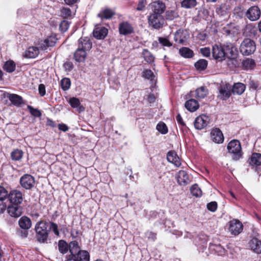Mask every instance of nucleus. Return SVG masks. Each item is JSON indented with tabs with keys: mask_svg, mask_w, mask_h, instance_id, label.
<instances>
[{
	"mask_svg": "<svg viewBox=\"0 0 261 261\" xmlns=\"http://www.w3.org/2000/svg\"><path fill=\"white\" fill-rule=\"evenodd\" d=\"M7 212L10 216L18 218L22 214V208L19 205L11 204L8 207Z\"/></svg>",
	"mask_w": 261,
	"mask_h": 261,
	"instance_id": "17",
	"label": "nucleus"
},
{
	"mask_svg": "<svg viewBox=\"0 0 261 261\" xmlns=\"http://www.w3.org/2000/svg\"><path fill=\"white\" fill-rule=\"evenodd\" d=\"M69 250L71 255L76 256V254L79 253L81 249L77 241H71L69 244Z\"/></svg>",
	"mask_w": 261,
	"mask_h": 261,
	"instance_id": "31",
	"label": "nucleus"
},
{
	"mask_svg": "<svg viewBox=\"0 0 261 261\" xmlns=\"http://www.w3.org/2000/svg\"><path fill=\"white\" fill-rule=\"evenodd\" d=\"M108 29L105 27L96 28L93 32V36L97 39H104L108 34Z\"/></svg>",
	"mask_w": 261,
	"mask_h": 261,
	"instance_id": "20",
	"label": "nucleus"
},
{
	"mask_svg": "<svg viewBox=\"0 0 261 261\" xmlns=\"http://www.w3.org/2000/svg\"><path fill=\"white\" fill-rule=\"evenodd\" d=\"M59 129L63 132H67L68 130V127L65 124H59Z\"/></svg>",
	"mask_w": 261,
	"mask_h": 261,
	"instance_id": "64",
	"label": "nucleus"
},
{
	"mask_svg": "<svg viewBox=\"0 0 261 261\" xmlns=\"http://www.w3.org/2000/svg\"><path fill=\"white\" fill-rule=\"evenodd\" d=\"M39 93L41 96H43L45 95L46 90L45 86L43 84H40L38 87Z\"/></svg>",
	"mask_w": 261,
	"mask_h": 261,
	"instance_id": "61",
	"label": "nucleus"
},
{
	"mask_svg": "<svg viewBox=\"0 0 261 261\" xmlns=\"http://www.w3.org/2000/svg\"><path fill=\"white\" fill-rule=\"evenodd\" d=\"M3 68L7 72L12 73L15 70L16 64L12 60H8L4 64Z\"/></svg>",
	"mask_w": 261,
	"mask_h": 261,
	"instance_id": "32",
	"label": "nucleus"
},
{
	"mask_svg": "<svg viewBox=\"0 0 261 261\" xmlns=\"http://www.w3.org/2000/svg\"><path fill=\"white\" fill-rule=\"evenodd\" d=\"M151 8L153 12L152 14L162 15L166 9V6L161 1L157 0L151 4Z\"/></svg>",
	"mask_w": 261,
	"mask_h": 261,
	"instance_id": "13",
	"label": "nucleus"
},
{
	"mask_svg": "<svg viewBox=\"0 0 261 261\" xmlns=\"http://www.w3.org/2000/svg\"><path fill=\"white\" fill-rule=\"evenodd\" d=\"M186 108L190 112H194L199 108L197 101L194 99L187 100L185 104Z\"/></svg>",
	"mask_w": 261,
	"mask_h": 261,
	"instance_id": "26",
	"label": "nucleus"
},
{
	"mask_svg": "<svg viewBox=\"0 0 261 261\" xmlns=\"http://www.w3.org/2000/svg\"><path fill=\"white\" fill-rule=\"evenodd\" d=\"M57 38L55 35L48 36L44 40H38L36 46H30L25 51V57L28 58H35L39 54V50L45 51L48 48L55 46Z\"/></svg>",
	"mask_w": 261,
	"mask_h": 261,
	"instance_id": "1",
	"label": "nucleus"
},
{
	"mask_svg": "<svg viewBox=\"0 0 261 261\" xmlns=\"http://www.w3.org/2000/svg\"><path fill=\"white\" fill-rule=\"evenodd\" d=\"M9 195L7 190L3 187L0 186V201L5 200Z\"/></svg>",
	"mask_w": 261,
	"mask_h": 261,
	"instance_id": "58",
	"label": "nucleus"
},
{
	"mask_svg": "<svg viewBox=\"0 0 261 261\" xmlns=\"http://www.w3.org/2000/svg\"><path fill=\"white\" fill-rule=\"evenodd\" d=\"M20 183L23 188L29 190L34 187L35 185V178L31 175L26 174L20 178Z\"/></svg>",
	"mask_w": 261,
	"mask_h": 261,
	"instance_id": "10",
	"label": "nucleus"
},
{
	"mask_svg": "<svg viewBox=\"0 0 261 261\" xmlns=\"http://www.w3.org/2000/svg\"><path fill=\"white\" fill-rule=\"evenodd\" d=\"M177 182L180 186H185L190 183V180L189 175L183 170L179 171L175 176Z\"/></svg>",
	"mask_w": 261,
	"mask_h": 261,
	"instance_id": "16",
	"label": "nucleus"
},
{
	"mask_svg": "<svg viewBox=\"0 0 261 261\" xmlns=\"http://www.w3.org/2000/svg\"><path fill=\"white\" fill-rule=\"evenodd\" d=\"M229 10V6L225 4H221L216 10L217 13L221 16L226 15Z\"/></svg>",
	"mask_w": 261,
	"mask_h": 261,
	"instance_id": "35",
	"label": "nucleus"
},
{
	"mask_svg": "<svg viewBox=\"0 0 261 261\" xmlns=\"http://www.w3.org/2000/svg\"><path fill=\"white\" fill-rule=\"evenodd\" d=\"M239 50L243 56L251 55L256 50V44L253 40L250 38H245L241 43Z\"/></svg>",
	"mask_w": 261,
	"mask_h": 261,
	"instance_id": "3",
	"label": "nucleus"
},
{
	"mask_svg": "<svg viewBox=\"0 0 261 261\" xmlns=\"http://www.w3.org/2000/svg\"><path fill=\"white\" fill-rule=\"evenodd\" d=\"M78 48L89 51L91 48L92 43L90 39L88 37H81L77 42Z\"/></svg>",
	"mask_w": 261,
	"mask_h": 261,
	"instance_id": "15",
	"label": "nucleus"
},
{
	"mask_svg": "<svg viewBox=\"0 0 261 261\" xmlns=\"http://www.w3.org/2000/svg\"><path fill=\"white\" fill-rule=\"evenodd\" d=\"M147 99L149 103H152L155 101V97L153 94H150L148 95Z\"/></svg>",
	"mask_w": 261,
	"mask_h": 261,
	"instance_id": "63",
	"label": "nucleus"
},
{
	"mask_svg": "<svg viewBox=\"0 0 261 261\" xmlns=\"http://www.w3.org/2000/svg\"><path fill=\"white\" fill-rule=\"evenodd\" d=\"M148 22L154 29H159L164 25L165 19L162 15L151 14L148 18Z\"/></svg>",
	"mask_w": 261,
	"mask_h": 261,
	"instance_id": "5",
	"label": "nucleus"
},
{
	"mask_svg": "<svg viewBox=\"0 0 261 261\" xmlns=\"http://www.w3.org/2000/svg\"><path fill=\"white\" fill-rule=\"evenodd\" d=\"M11 204L19 205L23 200L22 194L18 190L12 191L8 195Z\"/></svg>",
	"mask_w": 261,
	"mask_h": 261,
	"instance_id": "12",
	"label": "nucleus"
},
{
	"mask_svg": "<svg viewBox=\"0 0 261 261\" xmlns=\"http://www.w3.org/2000/svg\"><path fill=\"white\" fill-rule=\"evenodd\" d=\"M156 129L162 134H166L168 133V128L163 122H160L156 125Z\"/></svg>",
	"mask_w": 261,
	"mask_h": 261,
	"instance_id": "49",
	"label": "nucleus"
},
{
	"mask_svg": "<svg viewBox=\"0 0 261 261\" xmlns=\"http://www.w3.org/2000/svg\"><path fill=\"white\" fill-rule=\"evenodd\" d=\"M210 122V118L206 115H201L197 117L194 121V126L197 129L204 128Z\"/></svg>",
	"mask_w": 261,
	"mask_h": 261,
	"instance_id": "9",
	"label": "nucleus"
},
{
	"mask_svg": "<svg viewBox=\"0 0 261 261\" xmlns=\"http://www.w3.org/2000/svg\"><path fill=\"white\" fill-rule=\"evenodd\" d=\"M69 103L71 107L75 109L79 113H81L85 111V108L81 105L80 100L76 97H71L69 98Z\"/></svg>",
	"mask_w": 261,
	"mask_h": 261,
	"instance_id": "22",
	"label": "nucleus"
},
{
	"mask_svg": "<svg viewBox=\"0 0 261 261\" xmlns=\"http://www.w3.org/2000/svg\"><path fill=\"white\" fill-rule=\"evenodd\" d=\"M27 108H28V110H29L30 113L34 116L38 117L41 115V113L40 112V111L39 110H38L37 109H34L31 106H30V105H28L27 106Z\"/></svg>",
	"mask_w": 261,
	"mask_h": 261,
	"instance_id": "53",
	"label": "nucleus"
},
{
	"mask_svg": "<svg viewBox=\"0 0 261 261\" xmlns=\"http://www.w3.org/2000/svg\"><path fill=\"white\" fill-rule=\"evenodd\" d=\"M87 50H84L79 48H77L74 52V58L76 62H84L87 57Z\"/></svg>",
	"mask_w": 261,
	"mask_h": 261,
	"instance_id": "24",
	"label": "nucleus"
},
{
	"mask_svg": "<svg viewBox=\"0 0 261 261\" xmlns=\"http://www.w3.org/2000/svg\"><path fill=\"white\" fill-rule=\"evenodd\" d=\"M249 86L251 89L256 91H258L261 89V84L257 81H250Z\"/></svg>",
	"mask_w": 261,
	"mask_h": 261,
	"instance_id": "54",
	"label": "nucleus"
},
{
	"mask_svg": "<svg viewBox=\"0 0 261 261\" xmlns=\"http://www.w3.org/2000/svg\"><path fill=\"white\" fill-rule=\"evenodd\" d=\"M249 247L254 252L261 253V241L256 238H252L249 243Z\"/></svg>",
	"mask_w": 261,
	"mask_h": 261,
	"instance_id": "21",
	"label": "nucleus"
},
{
	"mask_svg": "<svg viewBox=\"0 0 261 261\" xmlns=\"http://www.w3.org/2000/svg\"><path fill=\"white\" fill-rule=\"evenodd\" d=\"M61 15L65 18H72L75 13L72 12L71 10L68 8H63L61 11Z\"/></svg>",
	"mask_w": 261,
	"mask_h": 261,
	"instance_id": "46",
	"label": "nucleus"
},
{
	"mask_svg": "<svg viewBox=\"0 0 261 261\" xmlns=\"http://www.w3.org/2000/svg\"><path fill=\"white\" fill-rule=\"evenodd\" d=\"M191 194L196 197H199L202 195V191L197 184L193 185L190 189Z\"/></svg>",
	"mask_w": 261,
	"mask_h": 261,
	"instance_id": "45",
	"label": "nucleus"
},
{
	"mask_svg": "<svg viewBox=\"0 0 261 261\" xmlns=\"http://www.w3.org/2000/svg\"><path fill=\"white\" fill-rule=\"evenodd\" d=\"M167 160L173 164L176 167H179L181 165L180 160L176 153L173 151H170L167 154Z\"/></svg>",
	"mask_w": 261,
	"mask_h": 261,
	"instance_id": "23",
	"label": "nucleus"
},
{
	"mask_svg": "<svg viewBox=\"0 0 261 261\" xmlns=\"http://www.w3.org/2000/svg\"><path fill=\"white\" fill-rule=\"evenodd\" d=\"M114 14V12L112 10L106 9L98 13L97 16L101 19H108L111 18Z\"/></svg>",
	"mask_w": 261,
	"mask_h": 261,
	"instance_id": "34",
	"label": "nucleus"
},
{
	"mask_svg": "<svg viewBox=\"0 0 261 261\" xmlns=\"http://www.w3.org/2000/svg\"><path fill=\"white\" fill-rule=\"evenodd\" d=\"M159 41L160 44L164 46L170 47L172 45L169 40L165 38H159Z\"/></svg>",
	"mask_w": 261,
	"mask_h": 261,
	"instance_id": "57",
	"label": "nucleus"
},
{
	"mask_svg": "<svg viewBox=\"0 0 261 261\" xmlns=\"http://www.w3.org/2000/svg\"><path fill=\"white\" fill-rule=\"evenodd\" d=\"M49 226L48 222L44 221H40L35 225L36 238L38 242L40 243H47L50 230L47 229Z\"/></svg>",
	"mask_w": 261,
	"mask_h": 261,
	"instance_id": "2",
	"label": "nucleus"
},
{
	"mask_svg": "<svg viewBox=\"0 0 261 261\" xmlns=\"http://www.w3.org/2000/svg\"><path fill=\"white\" fill-rule=\"evenodd\" d=\"M245 88L246 86L244 84L237 83L231 87V91L234 94L241 95L244 92Z\"/></svg>",
	"mask_w": 261,
	"mask_h": 261,
	"instance_id": "30",
	"label": "nucleus"
},
{
	"mask_svg": "<svg viewBox=\"0 0 261 261\" xmlns=\"http://www.w3.org/2000/svg\"><path fill=\"white\" fill-rule=\"evenodd\" d=\"M195 92L196 96L199 98H204L208 94L207 89L204 87L197 89Z\"/></svg>",
	"mask_w": 261,
	"mask_h": 261,
	"instance_id": "44",
	"label": "nucleus"
},
{
	"mask_svg": "<svg viewBox=\"0 0 261 261\" xmlns=\"http://www.w3.org/2000/svg\"><path fill=\"white\" fill-rule=\"evenodd\" d=\"M48 223L49 224V228L48 230H50V231L51 230L56 236L59 237L60 232L58 229V225L53 222H50Z\"/></svg>",
	"mask_w": 261,
	"mask_h": 261,
	"instance_id": "52",
	"label": "nucleus"
},
{
	"mask_svg": "<svg viewBox=\"0 0 261 261\" xmlns=\"http://www.w3.org/2000/svg\"><path fill=\"white\" fill-rule=\"evenodd\" d=\"M227 148L228 152L232 154V159L234 160H238L242 157L241 143L238 140L231 141L228 144Z\"/></svg>",
	"mask_w": 261,
	"mask_h": 261,
	"instance_id": "4",
	"label": "nucleus"
},
{
	"mask_svg": "<svg viewBox=\"0 0 261 261\" xmlns=\"http://www.w3.org/2000/svg\"><path fill=\"white\" fill-rule=\"evenodd\" d=\"M70 25V23L66 20L62 21L60 24V29L62 32H66Z\"/></svg>",
	"mask_w": 261,
	"mask_h": 261,
	"instance_id": "55",
	"label": "nucleus"
},
{
	"mask_svg": "<svg viewBox=\"0 0 261 261\" xmlns=\"http://www.w3.org/2000/svg\"><path fill=\"white\" fill-rule=\"evenodd\" d=\"M70 80L68 78H64L61 81V86L62 89L65 91L68 90L70 87Z\"/></svg>",
	"mask_w": 261,
	"mask_h": 261,
	"instance_id": "51",
	"label": "nucleus"
},
{
	"mask_svg": "<svg viewBox=\"0 0 261 261\" xmlns=\"http://www.w3.org/2000/svg\"><path fill=\"white\" fill-rule=\"evenodd\" d=\"M200 53L203 56L208 57L211 55V50L209 47H204L201 48Z\"/></svg>",
	"mask_w": 261,
	"mask_h": 261,
	"instance_id": "59",
	"label": "nucleus"
},
{
	"mask_svg": "<svg viewBox=\"0 0 261 261\" xmlns=\"http://www.w3.org/2000/svg\"><path fill=\"white\" fill-rule=\"evenodd\" d=\"M206 206L209 211L215 212L217 209V203L215 201H212L208 203Z\"/></svg>",
	"mask_w": 261,
	"mask_h": 261,
	"instance_id": "56",
	"label": "nucleus"
},
{
	"mask_svg": "<svg viewBox=\"0 0 261 261\" xmlns=\"http://www.w3.org/2000/svg\"><path fill=\"white\" fill-rule=\"evenodd\" d=\"M177 13L174 10H168L166 12V19L169 20H172L178 17Z\"/></svg>",
	"mask_w": 261,
	"mask_h": 261,
	"instance_id": "47",
	"label": "nucleus"
},
{
	"mask_svg": "<svg viewBox=\"0 0 261 261\" xmlns=\"http://www.w3.org/2000/svg\"><path fill=\"white\" fill-rule=\"evenodd\" d=\"M231 86L228 84L221 85L219 88L218 97L221 100H226L231 96Z\"/></svg>",
	"mask_w": 261,
	"mask_h": 261,
	"instance_id": "8",
	"label": "nucleus"
},
{
	"mask_svg": "<svg viewBox=\"0 0 261 261\" xmlns=\"http://www.w3.org/2000/svg\"><path fill=\"white\" fill-rule=\"evenodd\" d=\"M8 98L12 103L16 107H19L23 103L22 98L18 95L9 94Z\"/></svg>",
	"mask_w": 261,
	"mask_h": 261,
	"instance_id": "25",
	"label": "nucleus"
},
{
	"mask_svg": "<svg viewBox=\"0 0 261 261\" xmlns=\"http://www.w3.org/2000/svg\"><path fill=\"white\" fill-rule=\"evenodd\" d=\"M233 15L237 19L242 18L244 16H246V11L243 7L238 6L233 9Z\"/></svg>",
	"mask_w": 261,
	"mask_h": 261,
	"instance_id": "33",
	"label": "nucleus"
},
{
	"mask_svg": "<svg viewBox=\"0 0 261 261\" xmlns=\"http://www.w3.org/2000/svg\"><path fill=\"white\" fill-rule=\"evenodd\" d=\"M64 67L66 70L71 71L73 68V63L70 61H67L64 64Z\"/></svg>",
	"mask_w": 261,
	"mask_h": 261,
	"instance_id": "62",
	"label": "nucleus"
},
{
	"mask_svg": "<svg viewBox=\"0 0 261 261\" xmlns=\"http://www.w3.org/2000/svg\"><path fill=\"white\" fill-rule=\"evenodd\" d=\"M23 152L22 150L16 149H14L11 153V157L13 161H19L21 159Z\"/></svg>",
	"mask_w": 261,
	"mask_h": 261,
	"instance_id": "41",
	"label": "nucleus"
},
{
	"mask_svg": "<svg viewBox=\"0 0 261 261\" xmlns=\"http://www.w3.org/2000/svg\"><path fill=\"white\" fill-rule=\"evenodd\" d=\"M225 56L227 55L228 57L230 59L236 58L237 56V49L234 45L231 43H227L223 45Z\"/></svg>",
	"mask_w": 261,
	"mask_h": 261,
	"instance_id": "14",
	"label": "nucleus"
},
{
	"mask_svg": "<svg viewBox=\"0 0 261 261\" xmlns=\"http://www.w3.org/2000/svg\"><path fill=\"white\" fill-rule=\"evenodd\" d=\"M156 233L152 231H147L145 233V236L149 240L154 241L156 239Z\"/></svg>",
	"mask_w": 261,
	"mask_h": 261,
	"instance_id": "60",
	"label": "nucleus"
},
{
	"mask_svg": "<svg viewBox=\"0 0 261 261\" xmlns=\"http://www.w3.org/2000/svg\"><path fill=\"white\" fill-rule=\"evenodd\" d=\"M242 65L244 68L249 70L253 69L255 65V63L254 60L247 58L243 61Z\"/></svg>",
	"mask_w": 261,
	"mask_h": 261,
	"instance_id": "40",
	"label": "nucleus"
},
{
	"mask_svg": "<svg viewBox=\"0 0 261 261\" xmlns=\"http://www.w3.org/2000/svg\"><path fill=\"white\" fill-rule=\"evenodd\" d=\"M260 9L257 6H252L246 11V17L252 21L258 20L260 17Z\"/></svg>",
	"mask_w": 261,
	"mask_h": 261,
	"instance_id": "7",
	"label": "nucleus"
},
{
	"mask_svg": "<svg viewBox=\"0 0 261 261\" xmlns=\"http://www.w3.org/2000/svg\"><path fill=\"white\" fill-rule=\"evenodd\" d=\"M212 140L216 143H222L224 141L223 135L221 130L216 128L212 130L211 132Z\"/></svg>",
	"mask_w": 261,
	"mask_h": 261,
	"instance_id": "19",
	"label": "nucleus"
},
{
	"mask_svg": "<svg viewBox=\"0 0 261 261\" xmlns=\"http://www.w3.org/2000/svg\"><path fill=\"white\" fill-rule=\"evenodd\" d=\"M249 163L252 166H261V154L259 153H252L249 159Z\"/></svg>",
	"mask_w": 261,
	"mask_h": 261,
	"instance_id": "28",
	"label": "nucleus"
},
{
	"mask_svg": "<svg viewBox=\"0 0 261 261\" xmlns=\"http://www.w3.org/2000/svg\"><path fill=\"white\" fill-rule=\"evenodd\" d=\"M76 258L78 261H89V253L87 251L81 250L76 254Z\"/></svg>",
	"mask_w": 261,
	"mask_h": 261,
	"instance_id": "37",
	"label": "nucleus"
},
{
	"mask_svg": "<svg viewBox=\"0 0 261 261\" xmlns=\"http://www.w3.org/2000/svg\"><path fill=\"white\" fill-rule=\"evenodd\" d=\"M179 53L185 58H191L194 56L193 51L188 47H182L179 49Z\"/></svg>",
	"mask_w": 261,
	"mask_h": 261,
	"instance_id": "36",
	"label": "nucleus"
},
{
	"mask_svg": "<svg viewBox=\"0 0 261 261\" xmlns=\"http://www.w3.org/2000/svg\"><path fill=\"white\" fill-rule=\"evenodd\" d=\"M174 41L178 44H183L186 40V33L181 30H177L174 34Z\"/></svg>",
	"mask_w": 261,
	"mask_h": 261,
	"instance_id": "27",
	"label": "nucleus"
},
{
	"mask_svg": "<svg viewBox=\"0 0 261 261\" xmlns=\"http://www.w3.org/2000/svg\"><path fill=\"white\" fill-rule=\"evenodd\" d=\"M196 5V0H184L181 2L182 7L186 8H191L194 7Z\"/></svg>",
	"mask_w": 261,
	"mask_h": 261,
	"instance_id": "48",
	"label": "nucleus"
},
{
	"mask_svg": "<svg viewBox=\"0 0 261 261\" xmlns=\"http://www.w3.org/2000/svg\"><path fill=\"white\" fill-rule=\"evenodd\" d=\"M58 247L59 251L62 254H65L69 249V245L65 241L60 240L58 243Z\"/></svg>",
	"mask_w": 261,
	"mask_h": 261,
	"instance_id": "42",
	"label": "nucleus"
},
{
	"mask_svg": "<svg viewBox=\"0 0 261 261\" xmlns=\"http://www.w3.org/2000/svg\"><path fill=\"white\" fill-rule=\"evenodd\" d=\"M243 230V224L239 220L233 219L229 222V231L231 234L237 236L240 234Z\"/></svg>",
	"mask_w": 261,
	"mask_h": 261,
	"instance_id": "11",
	"label": "nucleus"
},
{
	"mask_svg": "<svg viewBox=\"0 0 261 261\" xmlns=\"http://www.w3.org/2000/svg\"><path fill=\"white\" fill-rule=\"evenodd\" d=\"M19 226L25 230L30 229L32 225V222L30 218L27 217L23 216L19 220Z\"/></svg>",
	"mask_w": 261,
	"mask_h": 261,
	"instance_id": "29",
	"label": "nucleus"
},
{
	"mask_svg": "<svg viewBox=\"0 0 261 261\" xmlns=\"http://www.w3.org/2000/svg\"><path fill=\"white\" fill-rule=\"evenodd\" d=\"M119 31L120 34L127 35L134 32V28L128 22L124 21L119 24Z\"/></svg>",
	"mask_w": 261,
	"mask_h": 261,
	"instance_id": "18",
	"label": "nucleus"
},
{
	"mask_svg": "<svg viewBox=\"0 0 261 261\" xmlns=\"http://www.w3.org/2000/svg\"><path fill=\"white\" fill-rule=\"evenodd\" d=\"M143 77L149 80L152 83H155L156 79L153 72L150 69H146L143 72Z\"/></svg>",
	"mask_w": 261,
	"mask_h": 261,
	"instance_id": "39",
	"label": "nucleus"
},
{
	"mask_svg": "<svg viewBox=\"0 0 261 261\" xmlns=\"http://www.w3.org/2000/svg\"><path fill=\"white\" fill-rule=\"evenodd\" d=\"M224 31L227 35L234 36L239 33L240 29L237 26L234 27L232 29H227L225 28L224 29Z\"/></svg>",
	"mask_w": 261,
	"mask_h": 261,
	"instance_id": "50",
	"label": "nucleus"
},
{
	"mask_svg": "<svg viewBox=\"0 0 261 261\" xmlns=\"http://www.w3.org/2000/svg\"><path fill=\"white\" fill-rule=\"evenodd\" d=\"M212 55L218 62H222L225 59V52L223 46L215 44L213 46Z\"/></svg>",
	"mask_w": 261,
	"mask_h": 261,
	"instance_id": "6",
	"label": "nucleus"
},
{
	"mask_svg": "<svg viewBox=\"0 0 261 261\" xmlns=\"http://www.w3.org/2000/svg\"><path fill=\"white\" fill-rule=\"evenodd\" d=\"M207 66V61L205 59H200L195 63V68L199 71L205 70Z\"/></svg>",
	"mask_w": 261,
	"mask_h": 261,
	"instance_id": "38",
	"label": "nucleus"
},
{
	"mask_svg": "<svg viewBox=\"0 0 261 261\" xmlns=\"http://www.w3.org/2000/svg\"><path fill=\"white\" fill-rule=\"evenodd\" d=\"M142 56L147 63H151L154 61V58L153 56L147 49L143 50Z\"/></svg>",
	"mask_w": 261,
	"mask_h": 261,
	"instance_id": "43",
	"label": "nucleus"
}]
</instances>
